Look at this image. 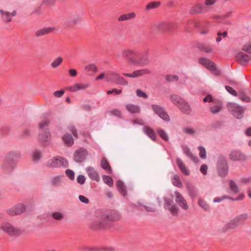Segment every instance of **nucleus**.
<instances>
[{
    "mask_svg": "<svg viewBox=\"0 0 251 251\" xmlns=\"http://www.w3.org/2000/svg\"><path fill=\"white\" fill-rule=\"evenodd\" d=\"M136 55L137 52L134 50L131 49H125L122 51V57L127 59V62L132 65L144 66L149 63V61L147 59L138 61L135 57H133V56Z\"/></svg>",
    "mask_w": 251,
    "mask_h": 251,
    "instance_id": "1",
    "label": "nucleus"
},
{
    "mask_svg": "<svg viewBox=\"0 0 251 251\" xmlns=\"http://www.w3.org/2000/svg\"><path fill=\"white\" fill-rule=\"evenodd\" d=\"M198 62L205 66L208 70L210 71L212 73L215 75H219L221 74V71L217 68L216 65L210 59L201 57L198 59Z\"/></svg>",
    "mask_w": 251,
    "mask_h": 251,
    "instance_id": "2",
    "label": "nucleus"
},
{
    "mask_svg": "<svg viewBox=\"0 0 251 251\" xmlns=\"http://www.w3.org/2000/svg\"><path fill=\"white\" fill-rule=\"evenodd\" d=\"M111 226L112 224L110 223L105 221L103 219L102 215L101 216L100 220L93 221L90 224V227L95 230L106 229L111 227Z\"/></svg>",
    "mask_w": 251,
    "mask_h": 251,
    "instance_id": "3",
    "label": "nucleus"
},
{
    "mask_svg": "<svg viewBox=\"0 0 251 251\" xmlns=\"http://www.w3.org/2000/svg\"><path fill=\"white\" fill-rule=\"evenodd\" d=\"M2 229L10 236H18L21 234V230L14 227L9 223H4L1 226Z\"/></svg>",
    "mask_w": 251,
    "mask_h": 251,
    "instance_id": "4",
    "label": "nucleus"
},
{
    "mask_svg": "<svg viewBox=\"0 0 251 251\" xmlns=\"http://www.w3.org/2000/svg\"><path fill=\"white\" fill-rule=\"evenodd\" d=\"M229 159L232 161H243L247 159V155L239 150H232L228 154Z\"/></svg>",
    "mask_w": 251,
    "mask_h": 251,
    "instance_id": "5",
    "label": "nucleus"
},
{
    "mask_svg": "<svg viewBox=\"0 0 251 251\" xmlns=\"http://www.w3.org/2000/svg\"><path fill=\"white\" fill-rule=\"evenodd\" d=\"M170 98L171 101L179 109H188L191 108L190 105L178 95H172Z\"/></svg>",
    "mask_w": 251,
    "mask_h": 251,
    "instance_id": "6",
    "label": "nucleus"
},
{
    "mask_svg": "<svg viewBox=\"0 0 251 251\" xmlns=\"http://www.w3.org/2000/svg\"><path fill=\"white\" fill-rule=\"evenodd\" d=\"M47 166L51 168L60 167L62 166L67 167L68 162L66 159L62 157L53 158L48 161Z\"/></svg>",
    "mask_w": 251,
    "mask_h": 251,
    "instance_id": "7",
    "label": "nucleus"
},
{
    "mask_svg": "<svg viewBox=\"0 0 251 251\" xmlns=\"http://www.w3.org/2000/svg\"><path fill=\"white\" fill-rule=\"evenodd\" d=\"M248 218V214L244 213L235 217L230 222L234 229H236L243 225Z\"/></svg>",
    "mask_w": 251,
    "mask_h": 251,
    "instance_id": "8",
    "label": "nucleus"
},
{
    "mask_svg": "<svg viewBox=\"0 0 251 251\" xmlns=\"http://www.w3.org/2000/svg\"><path fill=\"white\" fill-rule=\"evenodd\" d=\"M87 150L83 148H80L76 150L74 153V160L78 163L84 161L88 155Z\"/></svg>",
    "mask_w": 251,
    "mask_h": 251,
    "instance_id": "9",
    "label": "nucleus"
},
{
    "mask_svg": "<svg viewBox=\"0 0 251 251\" xmlns=\"http://www.w3.org/2000/svg\"><path fill=\"white\" fill-rule=\"evenodd\" d=\"M151 74V71L147 68H144L140 70H136L132 73H124L123 75L125 76L130 78H137L143 76L145 75H149Z\"/></svg>",
    "mask_w": 251,
    "mask_h": 251,
    "instance_id": "10",
    "label": "nucleus"
},
{
    "mask_svg": "<svg viewBox=\"0 0 251 251\" xmlns=\"http://www.w3.org/2000/svg\"><path fill=\"white\" fill-rule=\"evenodd\" d=\"M102 218L105 221L110 223V222H116L119 221L121 216L119 213L115 210H111L106 212L102 215Z\"/></svg>",
    "mask_w": 251,
    "mask_h": 251,
    "instance_id": "11",
    "label": "nucleus"
},
{
    "mask_svg": "<svg viewBox=\"0 0 251 251\" xmlns=\"http://www.w3.org/2000/svg\"><path fill=\"white\" fill-rule=\"evenodd\" d=\"M208 10L204 5L202 3L198 2L194 4L190 9L189 12L191 14H202L206 13Z\"/></svg>",
    "mask_w": 251,
    "mask_h": 251,
    "instance_id": "12",
    "label": "nucleus"
},
{
    "mask_svg": "<svg viewBox=\"0 0 251 251\" xmlns=\"http://www.w3.org/2000/svg\"><path fill=\"white\" fill-rule=\"evenodd\" d=\"M25 209V205L23 203H19L7 210V213L11 216L19 215L23 213Z\"/></svg>",
    "mask_w": 251,
    "mask_h": 251,
    "instance_id": "13",
    "label": "nucleus"
},
{
    "mask_svg": "<svg viewBox=\"0 0 251 251\" xmlns=\"http://www.w3.org/2000/svg\"><path fill=\"white\" fill-rule=\"evenodd\" d=\"M0 14L2 20L4 22L8 23L10 22L12 20V17H14L16 15V12L15 10H13L11 12H8L3 9H1L0 10Z\"/></svg>",
    "mask_w": 251,
    "mask_h": 251,
    "instance_id": "14",
    "label": "nucleus"
},
{
    "mask_svg": "<svg viewBox=\"0 0 251 251\" xmlns=\"http://www.w3.org/2000/svg\"><path fill=\"white\" fill-rule=\"evenodd\" d=\"M176 202L184 210H187L188 205L187 203L186 200L184 199L183 196L178 192H176Z\"/></svg>",
    "mask_w": 251,
    "mask_h": 251,
    "instance_id": "15",
    "label": "nucleus"
},
{
    "mask_svg": "<svg viewBox=\"0 0 251 251\" xmlns=\"http://www.w3.org/2000/svg\"><path fill=\"white\" fill-rule=\"evenodd\" d=\"M89 87V83H75L73 85L68 87L67 89L71 92H75L77 91L83 90Z\"/></svg>",
    "mask_w": 251,
    "mask_h": 251,
    "instance_id": "16",
    "label": "nucleus"
},
{
    "mask_svg": "<svg viewBox=\"0 0 251 251\" xmlns=\"http://www.w3.org/2000/svg\"><path fill=\"white\" fill-rule=\"evenodd\" d=\"M14 168V162L5 159L1 165V168L5 173H11Z\"/></svg>",
    "mask_w": 251,
    "mask_h": 251,
    "instance_id": "17",
    "label": "nucleus"
},
{
    "mask_svg": "<svg viewBox=\"0 0 251 251\" xmlns=\"http://www.w3.org/2000/svg\"><path fill=\"white\" fill-rule=\"evenodd\" d=\"M54 30V28L52 27H43L37 30L35 33V36L36 37H40L53 32Z\"/></svg>",
    "mask_w": 251,
    "mask_h": 251,
    "instance_id": "18",
    "label": "nucleus"
},
{
    "mask_svg": "<svg viewBox=\"0 0 251 251\" xmlns=\"http://www.w3.org/2000/svg\"><path fill=\"white\" fill-rule=\"evenodd\" d=\"M169 24L165 21H158L153 25V28L160 31H164L168 29Z\"/></svg>",
    "mask_w": 251,
    "mask_h": 251,
    "instance_id": "19",
    "label": "nucleus"
},
{
    "mask_svg": "<svg viewBox=\"0 0 251 251\" xmlns=\"http://www.w3.org/2000/svg\"><path fill=\"white\" fill-rule=\"evenodd\" d=\"M236 58L237 60L242 64L249 62L251 59L249 55L242 52H238L236 55Z\"/></svg>",
    "mask_w": 251,
    "mask_h": 251,
    "instance_id": "20",
    "label": "nucleus"
},
{
    "mask_svg": "<svg viewBox=\"0 0 251 251\" xmlns=\"http://www.w3.org/2000/svg\"><path fill=\"white\" fill-rule=\"evenodd\" d=\"M186 187L189 193V195L192 199L196 198L198 196V192L196 188L193 185L190 183H187Z\"/></svg>",
    "mask_w": 251,
    "mask_h": 251,
    "instance_id": "21",
    "label": "nucleus"
},
{
    "mask_svg": "<svg viewBox=\"0 0 251 251\" xmlns=\"http://www.w3.org/2000/svg\"><path fill=\"white\" fill-rule=\"evenodd\" d=\"M87 172L89 176L91 179L96 181L100 180V177L98 173L92 167H89L87 168Z\"/></svg>",
    "mask_w": 251,
    "mask_h": 251,
    "instance_id": "22",
    "label": "nucleus"
},
{
    "mask_svg": "<svg viewBox=\"0 0 251 251\" xmlns=\"http://www.w3.org/2000/svg\"><path fill=\"white\" fill-rule=\"evenodd\" d=\"M144 133L148 135L152 141H156V136L154 130L150 127L145 126L143 128Z\"/></svg>",
    "mask_w": 251,
    "mask_h": 251,
    "instance_id": "23",
    "label": "nucleus"
},
{
    "mask_svg": "<svg viewBox=\"0 0 251 251\" xmlns=\"http://www.w3.org/2000/svg\"><path fill=\"white\" fill-rule=\"evenodd\" d=\"M176 163L182 173L186 176L189 175L190 172L189 170L187 169L184 163L180 158H178L176 159Z\"/></svg>",
    "mask_w": 251,
    "mask_h": 251,
    "instance_id": "24",
    "label": "nucleus"
},
{
    "mask_svg": "<svg viewBox=\"0 0 251 251\" xmlns=\"http://www.w3.org/2000/svg\"><path fill=\"white\" fill-rule=\"evenodd\" d=\"M100 167L104 169L108 174L112 173L111 168L107 161L106 158L103 157L100 162Z\"/></svg>",
    "mask_w": 251,
    "mask_h": 251,
    "instance_id": "25",
    "label": "nucleus"
},
{
    "mask_svg": "<svg viewBox=\"0 0 251 251\" xmlns=\"http://www.w3.org/2000/svg\"><path fill=\"white\" fill-rule=\"evenodd\" d=\"M21 157V153L19 151H10L6 155L5 159L14 162V160Z\"/></svg>",
    "mask_w": 251,
    "mask_h": 251,
    "instance_id": "26",
    "label": "nucleus"
},
{
    "mask_svg": "<svg viewBox=\"0 0 251 251\" xmlns=\"http://www.w3.org/2000/svg\"><path fill=\"white\" fill-rule=\"evenodd\" d=\"M136 17V14L134 12H131L125 14H123L119 17L118 20L119 21H124L129 20L133 19Z\"/></svg>",
    "mask_w": 251,
    "mask_h": 251,
    "instance_id": "27",
    "label": "nucleus"
},
{
    "mask_svg": "<svg viewBox=\"0 0 251 251\" xmlns=\"http://www.w3.org/2000/svg\"><path fill=\"white\" fill-rule=\"evenodd\" d=\"M50 132L49 131H46L43 134H40L39 135V141L43 144H46L50 139Z\"/></svg>",
    "mask_w": 251,
    "mask_h": 251,
    "instance_id": "28",
    "label": "nucleus"
},
{
    "mask_svg": "<svg viewBox=\"0 0 251 251\" xmlns=\"http://www.w3.org/2000/svg\"><path fill=\"white\" fill-rule=\"evenodd\" d=\"M62 140L67 146L70 147L74 144V139L71 134H66L62 137Z\"/></svg>",
    "mask_w": 251,
    "mask_h": 251,
    "instance_id": "29",
    "label": "nucleus"
},
{
    "mask_svg": "<svg viewBox=\"0 0 251 251\" xmlns=\"http://www.w3.org/2000/svg\"><path fill=\"white\" fill-rule=\"evenodd\" d=\"M120 75L114 72H110L105 76L106 79L108 81L116 82L118 80Z\"/></svg>",
    "mask_w": 251,
    "mask_h": 251,
    "instance_id": "30",
    "label": "nucleus"
},
{
    "mask_svg": "<svg viewBox=\"0 0 251 251\" xmlns=\"http://www.w3.org/2000/svg\"><path fill=\"white\" fill-rule=\"evenodd\" d=\"M217 167L228 166L227 160L224 155H220L217 159Z\"/></svg>",
    "mask_w": 251,
    "mask_h": 251,
    "instance_id": "31",
    "label": "nucleus"
},
{
    "mask_svg": "<svg viewBox=\"0 0 251 251\" xmlns=\"http://www.w3.org/2000/svg\"><path fill=\"white\" fill-rule=\"evenodd\" d=\"M184 153L189 157L194 162H198L199 161L198 158L195 156L190 151L188 147H186L184 149Z\"/></svg>",
    "mask_w": 251,
    "mask_h": 251,
    "instance_id": "32",
    "label": "nucleus"
},
{
    "mask_svg": "<svg viewBox=\"0 0 251 251\" xmlns=\"http://www.w3.org/2000/svg\"><path fill=\"white\" fill-rule=\"evenodd\" d=\"M117 187L119 192L123 196H125L126 194V191L123 182L121 180H118L117 182Z\"/></svg>",
    "mask_w": 251,
    "mask_h": 251,
    "instance_id": "33",
    "label": "nucleus"
},
{
    "mask_svg": "<svg viewBox=\"0 0 251 251\" xmlns=\"http://www.w3.org/2000/svg\"><path fill=\"white\" fill-rule=\"evenodd\" d=\"M219 175L221 177H225L228 174V166L217 167Z\"/></svg>",
    "mask_w": 251,
    "mask_h": 251,
    "instance_id": "34",
    "label": "nucleus"
},
{
    "mask_svg": "<svg viewBox=\"0 0 251 251\" xmlns=\"http://www.w3.org/2000/svg\"><path fill=\"white\" fill-rule=\"evenodd\" d=\"M172 182L173 185L175 186H176L178 188H182L183 187L182 183L180 179V178L177 175L173 176Z\"/></svg>",
    "mask_w": 251,
    "mask_h": 251,
    "instance_id": "35",
    "label": "nucleus"
},
{
    "mask_svg": "<svg viewBox=\"0 0 251 251\" xmlns=\"http://www.w3.org/2000/svg\"><path fill=\"white\" fill-rule=\"evenodd\" d=\"M161 4L159 1H152L149 2L146 6L145 9L147 10H150L158 8Z\"/></svg>",
    "mask_w": 251,
    "mask_h": 251,
    "instance_id": "36",
    "label": "nucleus"
},
{
    "mask_svg": "<svg viewBox=\"0 0 251 251\" xmlns=\"http://www.w3.org/2000/svg\"><path fill=\"white\" fill-rule=\"evenodd\" d=\"M198 205L204 211H210V206L207 203V202L205 201L204 200L200 199L199 200Z\"/></svg>",
    "mask_w": 251,
    "mask_h": 251,
    "instance_id": "37",
    "label": "nucleus"
},
{
    "mask_svg": "<svg viewBox=\"0 0 251 251\" xmlns=\"http://www.w3.org/2000/svg\"><path fill=\"white\" fill-rule=\"evenodd\" d=\"M63 58L61 56L55 58L50 63V66L52 68H56L63 62Z\"/></svg>",
    "mask_w": 251,
    "mask_h": 251,
    "instance_id": "38",
    "label": "nucleus"
},
{
    "mask_svg": "<svg viewBox=\"0 0 251 251\" xmlns=\"http://www.w3.org/2000/svg\"><path fill=\"white\" fill-rule=\"evenodd\" d=\"M155 113L158 115L161 119L165 121H170V117L166 111H154Z\"/></svg>",
    "mask_w": 251,
    "mask_h": 251,
    "instance_id": "39",
    "label": "nucleus"
},
{
    "mask_svg": "<svg viewBox=\"0 0 251 251\" xmlns=\"http://www.w3.org/2000/svg\"><path fill=\"white\" fill-rule=\"evenodd\" d=\"M229 186L230 191L233 193L237 194L239 192V188L233 180H229Z\"/></svg>",
    "mask_w": 251,
    "mask_h": 251,
    "instance_id": "40",
    "label": "nucleus"
},
{
    "mask_svg": "<svg viewBox=\"0 0 251 251\" xmlns=\"http://www.w3.org/2000/svg\"><path fill=\"white\" fill-rule=\"evenodd\" d=\"M230 229H234V228L232 226L230 222L229 221L228 223L226 224L223 227L219 229L218 231L220 233H223L226 232Z\"/></svg>",
    "mask_w": 251,
    "mask_h": 251,
    "instance_id": "41",
    "label": "nucleus"
},
{
    "mask_svg": "<svg viewBox=\"0 0 251 251\" xmlns=\"http://www.w3.org/2000/svg\"><path fill=\"white\" fill-rule=\"evenodd\" d=\"M102 179L104 182L107 184L109 186L111 187L113 186V180L111 176L106 175H103L102 176Z\"/></svg>",
    "mask_w": 251,
    "mask_h": 251,
    "instance_id": "42",
    "label": "nucleus"
},
{
    "mask_svg": "<svg viewBox=\"0 0 251 251\" xmlns=\"http://www.w3.org/2000/svg\"><path fill=\"white\" fill-rule=\"evenodd\" d=\"M136 95L139 97L144 99H147L148 98V95L141 89H137L135 91Z\"/></svg>",
    "mask_w": 251,
    "mask_h": 251,
    "instance_id": "43",
    "label": "nucleus"
},
{
    "mask_svg": "<svg viewBox=\"0 0 251 251\" xmlns=\"http://www.w3.org/2000/svg\"><path fill=\"white\" fill-rule=\"evenodd\" d=\"M61 176H54L50 179V182L52 185L57 186L61 182Z\"/></svg>",
    "mask_w": 251,
    "mask_h": 251,
    "instance_id": "44",
    "label": "nucleus"
},
{
    "mask_svg": "<svg viewBox=\"0 0 251 251\" xmlns=\"http://www.w3.org/2000/svg\"><path fill=\"white\" fill-rule=\"evenodd\" d=\"M51 217L57 221H61L64 218V215L62 213L59 212L52 213Z\"/></svg>",
    "mask_w": 251,
    "mask_h": 251,
    "instance_id": "45",
    "label": "nucleus"
},
{
    "mask_svg": "<svg viewBox=\"0 0 251 251\" xmlns=\"http://www.w3.org/2000/svg\"><path fill=\"white\" fill-rule=\"evenodd\" d=\"M157 133L159 135V136L163 140L166 141H168L169 140V137L167 133L163 129H158L157 131Z\"/></svg>",
    "mask_w": 251,
    "mask_h": 251,
    "instance_id": "46",
    "label": "nucleus"
},
{
    "mask_svg": "<svg viewBox=\"0 0 251 251\" xmlns=\"http://www.w3.org/2000/svg\"><path fill=\"white\" fill-rule=\"evenodd\" d=\"M165 80L168 82H175L178 80V76L174 75H167L165 76Z\"/></svg>",
    "mask_w": 251,
    "mask_h": 251,
    "instance_id": "47",
    "label": "nucleus"
},
{
    "mask_svg": "<svg viewBox=\"0 0 251 251\" xmlns=\"http://www.w3.org/2000/svg\"><path fill=\"white\" fill-rule=\"evenodd\" d=\"M85 70L86 72H96L98 70L97 67L93 64H89L85 67Z\"/></svg>",
    "mask_w": 251,
    "mask_h": 251,
    "instance_id": "48",
    "label": "nucleus"
},
{
    "mask_svg": "<svg viewBox=\"0 0 251 251\" xmlns=\"http://www.w3.org/2000/svg\"><path fill=\"white\" fill-rule=\"evenodd\" d=\"M239 97L240 99L245 102H250L251 101L250 98L244 92H240L239 93Z\"/></svg>",
    "mask_w": 251,
    "mask_h": 251,
    "instance_id": "49",
    "label": "nucleus"
},
{
    "mask_svg": "<svg viewBox=\"0 0 251 251\" xmlns=\"http://www.w3.org/2000/svg\"><path fill=\"white\" fill-rule=\"evenodd\" d=\"M169 210L171 214L174 216H176L178 213V208L175 204H173L171 207L167 209Z\"/></svg>",
    "mask_w": 251,
    "mask_h": 251,
    "instance_id": "50",
    "label": "nucleus"
},
{
    "mask_svg": "<svg viewBox=\"0 0 251 251\" xmlns=\"http://www.w3.org/2000/svg\"><path fill=\"white\" fill-rule=\"evenodd\" d=\"M231 114L237 119H241L244 116V111H231Z\"/></svg>",
    "mask_w": 251,
    "mask_h": 251,
    "instance_id": "51",
    "label": "nucleus"
},
{
    "mask_svg": "<svg viewBox=\"0 0 251 251\" xmlns=\"http://www.w3.org/2000/svg\"><path fill=\"white\" fill-rule=\"evenodd\" d=\"M242 50L248 53H251V41L244 45L242 48Z\"/></svg>",
    "mask_w": 251,
    "mask_h": 251,
    "instance_id": "52",
    "label": "nucleus"
},
{
    "mask_svg": "<svg viewBox=\"0 0 251 251\" xmlns=\"http://www.w3.org/2000/svg\"><path fill=\"white\" fill-rule=\"evenodd\" d=\"M65 94V91L63 89L54 91L52 95L55 98H60Z\"/></svg>",
    "mask_w": 251,
    "mask_h": 251,
    "instance_id": "53",
    "label": "nucleus"
},
{
    "mask_svg": "<svg viewBox=\"0 0 251 251\" xmlns=\"http://www.w3.org/2000/svg\"><path fill=\"white\" fill-rule=\"evenodd\" d=\"M226 199L230 200V199H231V197L226 196V195H223L221 197L215 198L213 200V201L214 202H220L222 201L226 200Z\"/></svg>",
    "mask_w": 251,
    "mask_h": 251,
    "instance_id": "54",
    "label": "nucleus"
},
{
    "mask_svg": "<svg viewBox=\"0 0 251 251\" xmlns=\"http://www.w3.org/2000/svg\"><path fill=\"white\" fill-rule=\"evenodd\" d=\"M198 149L200 151V156L202 159H205L206 157V153L205 149L204 147L202 146H200L198 148Z\"/></svg>",
    "mask_w": 251,
    "mask_h": 251,
    "instance_id": "55",
    "label": "nucleus"
},
{
    "mask_svg": "<svg viewBox=\"0 0 251 251\" xmlns=\"http://www.w3.org/2000/svg\"><path fill=\"white\" fill-rule=\"evenodd\" d=\"M50 124V121L48 119H45L39 124V128L40 129H43L44 128L48 126Z\"/></svg>",
    "mask_w": 251,
    "mask_h": 251,
    "instance_id": "56",
    "label": "nucleus"
},
{
    "mask_svg": "<svg viewBox=\"0 0 251 251\" xmlns=\"http://www.w3.org/2000/svg\"><path fill=\"white\" fill-rule=\"evenodd\" d=\"M200 50L206 53H211L213 51V48L209 46H203L201 48Z\"/></svg>",
    "mask_w": 251,
    "mask_h": 251,
    "instance_id": "57",
    "label": "nucleus"
},
{
    "mask_svg": "<svg viewBox=\"0 0 251 251\" xmlns=\"http://www.w3.org/2000/svg\"><path fill=\"white\" fill-rule=\"evenodd\" d=\"M144 207L149 212H154L156 211V207L152 203H149L147 205H145Z\"/></svg>",
    "mask_w": 251,
    "mask_h": 251,
    "instance_id": "58",
    "label": "nucleus"
},
{
    "mask_svg": "<svg viewBox=\"0 0 251 251\" xmlns=\"http://www.w3.org/2000/svg\"><path fill=\"white\" fill-rule=\"evenodd\" d=\"M66 175L71 179L74 180L75 178V173L74 172L70 169H68L65 171Z\"/></svg>",
    "mask_w": 251,
    "mask_h": 251,
    "instance_id": "59",
    "label": "nucleus"
},
{
    "mask_svg": "<svg viewBox=\"0 0 251 251\" xmlns=\"http://www.w3.org/2000/svg\"><path fill=\"white\" fill-rule=\"evenodd\" d=\"M227 108L228 109H239L240 107L237 104L233 102H229L227 104Z\"/></svg>",
    "mask_w": 251,
    "mask_h": 251,
    "instance_id": "60",
    "label": "nucleus"
},
{
    "mask_svg": "<svg viewBox=\"0 0 251 251\" xmlns=\"http://www.w3.org/2000/svg\"><path fill=\"white\" fill-rule=\"evenodd\" d=\"M226 91L229 93L231 94L232 95H233L234 96H237V93L232 87H231L230 86H226Z\"/></svg>",
    "mask_w": 251,
    "mask_h": 251,
    "instance_id": "61",
    "label": "nucleus"
},
{
    "mask_svg": "<svg viewBox=\"0 0 251 251\" xmlns=\"http://www.w3.org/2000/svg\"><path fill=\"white\" fill-rule=\"evenodd\" d=\"M173 201L169 199H165V205L164 207L166 209H167L169 207H171L173 205Z\"/></svg>",
    "mask_w": 251,
    "mask_h": 251,
    "instance_id": "62",
    "label": "nucleus"
},
{
    "mask_svg": "<svg viewBox=\"0 0 251 251\" xmlns=\"http://www.w3.org/2000/svg\"><path fill=\"white\" fill-rule=\"evenodd\" d=\"M42 155L41 153L39 151H34L33 152V159L35 161H38L41 158Z\"/></svg>",
    "mask_w": 251,
    "mask_h": 251,
    "instance_id": "63",
    "label": "nucleus"
},
{
    "mask_svg": "<svg viewBox=\"0 0 251 251\" xmlns=\"http://www.w3.org/2000/svg\"><path fill=\"white\" fill-rule=\"evenodd\" d=\"M85 177L83 175H79L76 178L77 182L80 184H83L85 181Z\"/></svg>",
    "mask_w": 251,
    "mask_h": 251,
    "instance_id": "64",
    "label": "nucleus"
}]
</instances>
